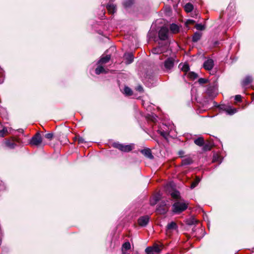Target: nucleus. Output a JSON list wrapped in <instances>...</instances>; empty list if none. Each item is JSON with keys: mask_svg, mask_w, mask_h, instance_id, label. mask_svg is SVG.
I'll use <instances>...</instances> for the list:
<instances>
[{"mask_svg": "<svg viewBox=\"0 0 254 254\" xmlns=\"http://www.w3.org/2000/svg\"><path fill=\"white\" fill-rule=\"evenodd\" d=\"M188 204L184 201H176L172 206L173 211L175 213H180L188 208Z\"/></svg>", "mask_w": 254, "mask_h": 254, "instance_id": "1", "label": "nucleus"}, {"mask_svg": "<svg viewBox=\"0 0 254 254\" xmlns=\"http://www.w3.org/2000/svg\"><path fill=\"white\" fill-rule=\"evenodd\" d=\"M178 60L176 59L175 57L168 58L164 62L165 70L167 71L171 70L175 64H178Z\"/></svg>", "mask_w": 254, "mask_h": 254, "instance_id": "2", "label": "nucleus"}, {"mask_svg": "<svg viewBox=\"0 0 254 254\" xmlns=\"http://www.w3.org/2000/svg\"><path fill=\"white\" fill-rule=\"evenodd\" d=\"M42 142V138L40 133L37 132L29 140V144L32 146H39Z\"/></svg>", "mask_w": 254, "mask_h": 254, "instance_id": "3", "label": "nucleus"}, {"mask_svg": "<svg viewBox=\"0 0 254 254\" xmlns=\"http://www.w3.org/2000/svg\"><path fill=\"white\" fill-rule=\"evenodd\" d=\"M114 146L123 152H129L132 149V146L131 145H124L119 143H115Z\"/></svg>", "mask_w": 254, "mask_h": 254, "instance_id": "4", "label": "nucleus"}, {"mask_svg": "<svg viewBox=\"0 0 254 254\" xmlns=\"http://www.w3.org/2000/svg\"><path fill=\"white\" fill-rule=\"evenodd\" d=\"M169 29L167 27H162L158 33L159 37L161 40H166L168 38Z\"/></svg>", "mask_w": 254, "mask_h": 254, "instance_id": "5", "label": "nucleus"}, {"mask_svg": "<svg viewBox=\"0 0 254 254\" xmlns=\"http://www.w3.org/2000/svg\"><path fill=\"white\" fill-rule=\"evenodd\" d=\"M220 108L230 115H232L237 112V109L235 108H232L230 106H226L225 105H221Z\"/></svg>", "mask_w": 254, "mask_h": 254, "instance_id": "6", "label": "nucleus"}, {"mask_svg": "<svg viewBox=\"0 0 254 254\" xmlns=\"http://www.w3.org/2000/svg\"><path fill=\"white\" fill-rule=\"evenodd\" d=\"M214 65V61L211 59H208L203 63V66L207 70H211Z\"/></svg>", "mask_w": 254, "mask_h": 254, "instance_id": "7", "label": "nucleus"}, {"mask_svg": "<svg viewBox=\"0 0 254 254\" xmlns=\"http://www.w3.org/2000/svg\"><path fill=\"white\" fill-rule=\"evenodd\" d=\"M149 217L148 215H145L140 217L138 219V223L140 226L142 227H145L147 225V224L149 222Z\"/></svg>", "mask_w": 254, "mask_h": 254, "instance_id": "8", "label": "nucleus"}, {"mask_svg": "<svg viewBox=\"0 0 254 254\" xmlns=\"http://www.w3.org/2000/svg\"><path fill=\"white\" fill-rule=\"evenodd\" d=\"M167 47V45H165L164 46H162L161 45H160V44L159 43V46L153 48L152 50V52L153 54H159L164 52L166 50Z\"/></svg>", "mask_w": 254, "mask_h": 254, "instance_id": "9", "label": "nucleus"}, {"mask_svg": "<svg viewBox=\"0 0 254 254\" xmlns=\"http://www.w3.org/2000/svg\"><path fill=\"white\" fill-rule=\"evenodd\" d=\"M124 57L126 60V64H130L133 61V55L131 53H125Z\"/></svg>", "mask_w": 254, "mask_h": 254, "instance_id": "10", "label": "nucleus"}, {"mask_svg": "<svg viewBox=\"0 0 254 254\" xmlns=\"http://www.w3.org/2000/svg\"><path fill=\"white\" fill-rule=\"evenodd\" d=\"M140 152L143 154L145 157L147 158L150 159H153L154 158V156L152 154V152L151 150L149 148H145L143 149H142L140 151Z\"/></svg>", "mask_w": 254, "mask_h": 254, "instance_id": "11", "label": "nucleus"}, {"mask_svg": "<svg viewBox=\"0 0 254 254\" xmlns=\"http://www.w3.org/2000/svg\"><path fill=\"white\" fill-rule=\"evenodd\" d=\"M107 9L109 13L113 14L116 11V5L112 1H110L107 5Z\"/></svg>", "mask_w": 254, "mask_h": 254, "instance_id": "12", "label": "nucleus"}, {"mask_svg": "<svg viewBox=\"0 0 254 254\" xmlns=\"http://www.w3.org/2000/svg\"><path fill=\"white\" fill-rule=\"evenodd\" d=\"M157 211L160 214H165L168 211V207L166 206L165 202L162 204L158 206Z\"/></svg>", "mask_w": 254, "mask_h": 254, "instance_id": "13", "label": "nucleus"}, {"mask_svg": "<svg viewBox=\"0 0 254 254\" xmlns=\"http://www.w3.org/2000/svg\"><path fill=\"white\" fill-rule=\"evenodd\" d=\"M110 55H106V56L102 57L98 62L97 64L101 65L102 64H106L110 61Z\"/></svg>", "mask_w": 254, "mask_h": 254, "instance_id": "14", "label": "nucleus"}, {"mask_svg": "<svg viewBox=\"0 0 254 254\" xmlns=\"http://www.w3.org/2000/svg\"><path fill=\"white\" fill-rule=\"evenodd\" d=\"M177 228L178 227L177 224L175 222H171V223L168 224L166 227V231L168 232L169 231L176 230Z\"/></svg>", "mask_w": 254, "mask_h": 254, "instance_id": "15", "label": "nucleus"}, {"mask_svg": "<svg viewBox=\"0 0 254 254\" xmlns=\"http://www.w3.org/2000/svg\"><path fill=\"white\" fill-rule=\"evenodd\" d=\"M252 81V77L250 76H247L242 81L243 86H246L251 83Z\"/></svg>", "mask_w": 254, "mask_h": 254, "instance_id": "16", "label": "nucleus"}, {"mask_svg": "<svg viewBox=\"0 0 254 254\" xmlns=\"http://www.w3.org/2000/svg\"><path fill=\"white\" fill-rule=\"evenodd\" d=\"M105 69L101 65L98 64V66L95 69V73L96 74L99 75L102 73H106Z\"/></svg>", "mask_w": 254, "mask_h": 254, "instance_id": "17", "label": "nucleus"}, {"mask_svg": "<svg viewBox=\"0 0 254 254\" xmlns=\"http://www.w3.org/2000/svg\"><path fill=\"white\" fill-rule=\"evenodd\" d=\"M202 36L201 33L199 32H196L194 33L192 36V41L194 42H197L199 40H200L201 37Z\"/></svg>", "mask_w": 254, "mask_h": 254, "instance_id": "18", "label": "nucleus"}, {"mask_svg": "<svg viewBox=\"0 0 254 254\" xmlns=\"http://www.w3.org/2000/svg\"><path fill=\"white\" fill-rule=\"evenodd\" d=\"M179 67L181 69V70L185 72L186 73L190 69V67L188 64H179Z\"/></svg>", "mask_w": 254, "mask_h": 254, "instance_id": "19", "label": "nucleus"}, {"mask_svg": "<svg viewBox=\"0 0 254 254\" xmlns=\"http://www.w3.org/2000/svg\"><path fill=\"white\" fill-rule=\"evenodd\" d=\"M194 142L196 145L199 146H202L204 144L203 138L202 137H199L194 140Z\"/></svg>", "mask_w": 254, "mask_h": 254, "instance_id": "20", "label": "nucleus"}, {"mask_svg": "<svg viewBox=\"0 0 254 254\" xmlns=\"http://www.w3.org/2000/svg\"><path fill=\"white\" fill-rule=\"evenodd\" d=\"M192 163V160L190 157H187L183 159L182 161V164L183 165H190Z\"/></svg>", "mask_w": 254, "mask_h": 254, "instance_id": "21", "label": "nucleus"}, {"mask_svg": "<svg viewBox=\"0 0 254 254\" xmlns=\"http://www.w3.org/2000/svg\"><path fill=\"white\" fill-rule=\"evenodd\" d=\"M170 29L171 31L174 33H177L179 31V26L177 24L174 23L171 24Z\"/></svg>", "mask_w": 254, "mask_h": 254, "instance_id": "22", "label": "nucleus"}, {"mask_svg": "<svg viewBox=\"0 0 254 254\" xmlns=\"http://www.w3.org/2000/svg\"><path fill=\"white\" fill-rule=\"evenodd\" d=\"M193 5L190 3H187L184 6L185 10L187 12H190L193 9Z\"/></svg>", "mask_w": 254, "mask_h": 254, "instance_id": "23", "label": "nucleus"}, {"mask_svg": "<svg viewBox=\"0 0 254 254\" xmlns=\"http://www.w3.org/2000/svg\"><path fill=\"white\" fill-rule=\"evenodd\" d=\"M200 179L197 176L196 177L195 180L193 182H192L191 184L190 188L191 189L194 188L198 184V183L200 182Z\"/></svg>", "mask_w": 254, "mask_h": 254, "instance_id": "24", "label": "nucleus"}, {"mask_svg": "<svg viewBox=\"0 0 254 254\" xmlns=\"http://www.w3.org/2000/svg\"><path fill=\"white\" fill-rule=\"evenodd\" d=\"M124 93L127 96H130L132 95V91L131 89L128 87L126 86L124 89Z\"/></svg>", "mask_w": 254, "mask_h": 254, "instance_id": "25", "label": "nucleus"}, {"mask_svg": "<svg viewBox=\"0 0 254 254\" xmlns=\"http://www.w3.org/2000/svg\"><path fill=\"white\" fill-rule=\"evenodd\" d=\"M6 146L10 149H13L15 146L16 144L13 142L10 141V140H7L5 141Z\"/></svg>", "mask_w": 254, "mask_h": 254, "instance_id": "26", "label": "nucleus"}, {"mask_svg": "<svg viewBox=\"0 0 254 254\" xmlns=\"http://www.w3.org/2000/svg\"><path fill=\"white\" fill-rule=\"evenodd\" d=\"M133 3V0H126L123 2V5L125 7H130Z\"/></svg>", "mask_w": 254, "mask_h": 254, "instance_id": "27", "label": "nucleus"}, {"mask_svg": "<svg viewBox=\"0 0 254 254\" xmlns=\"http://www.w3.org/2000/svg\"><path fill=\"white\" fill-rule=\"evenodd\" d=\"M171 195L174 198H179L180 192L177 190H174L171 193Z\"/></svg>", "mask_w": 254, "mask_h": 254, "instance_id": "28", "label": "nucleus"}, {"mask_svg": "<svg viewBox=\"0 0 254 254\" xmlns=\"http://www.w3.org/2000/svg\"><path fill=\"white\" fill-rule=\"evenodd\" d=\"M188 77L194 80L198 77V75L194 72H190L188 75Z\"/></svg>", "mask_w": 254, "mask_h": 254, "instance_id": "29", "label": "nucleus"}, {"mask_svg": "<svg viewBox=\"0 0 254 254\" xmlns=\"http://www.w3.org/2000/svg\"><path fill=\"white\" fill-rule=\"evenodd\" d=\"M197 223V221L194 218H190L187 220V224L189 225L195 224Z\"/></svg>", "mask_w": 254, "mask_h": 254, "instance_id": "30", "label": "nucleus"}, {"mask_svg": "<svg viewBox=\"0 0 254 254\" xmlns=\"http://www.w3.org/2000/svg\"><path fill=\"white\" fill-rule=\"evenodd\" d=\"M157 132H158V133H159L161 136H162L163 137H164V138H166L167 137V135L168 134V133L167 132V131H165L164 130H160V129H158L157 130Z\"/></svg>", "mask_w": 254, "mask_h": 254, "instance_id": "31", "label": "nucleus"}, {"mask_svg": "<svg viewBox=\"0 0 254 254\" xmlns=\"http://www.w3.org/2000/svg\"><path fill=\"white\" fill-rule=\"evenodd\" d=\"M123 249L127 251L130 249V244L129 242H125L122 246Z\"/></svg>", "mask_w": 254, "mask_h": 254, "instance_id": "32", "label": "nucleus"}, {"mask_svg": "<svg viewBox=\"0 0 254 254\" xmlns=\"http://www.w3.org/2000/svg\"><path fill=\"white\" fill-rule=\"evenodd\" d=\"M151 248L153 249V251L155 254L159 253L161 251L160 248L158 245L154 246Z\"/></svg>", "mask_w": 254, "mask_h": 254, "instance_id": "33", "label": "nucleus"}, {"mask_svg": "<svg viewBox=\"0 0 254 254\" xmlns=\"http://www.w3.org/2000/svg\"><path fill=\"white\" fill-rule=\"evenodd\" d=\"M195 27L196 29L198 30H203L204 29L205 27L203 25L201 24H196L195 25Z\"/></svg>", "mask_w": 254, "mask_h": 254, "instance_id": "34", "label": "nucleus"}, {"mask_svg": "<svg viewBox=\"0 0 254 254\" xmlns=\"http://www.w3.org/2000/svg\"><path fill=\"white\" fill-rule=\"evenodd\" d=\"M7 132V129L6 127H3L2 129L0 130V136L3 137L4 134Z\"/></svg>", "mask_w": 254, "mask_h": 254, "instance_id": "35", "label": "nucleus"}, {"mask_svg": "<svg viewBox=\"0 0 254 254\" xmlns=\"http://www.w3.org/2000/svg\"><path fill=\"white\" fill-rule=\"evenodd\" d=\"M145 252L146 254H155L151 247H147L145 249Z\"/></svg>", "mask_w": 254, "mask_h": 254, "instance_id": "36", "label": "nucleus"}, {"mask_svg": "<svg viewBox=\"0 0 254 254\" xmlns=\"http://www.w3.org/2000/svg\"><path fill=\"white\" fill-rule=\"evenodd\" d=\"M198 82L199 84H204L208 82V79H207L206 78H200L198 79Z\"/></svg>", "mask_w": 254, "mask_h": 254, "instance_id": "37", "label": "nucleus"}, {"mask_svg": "<svg viewBox=\"0 0 254 254\" xmlns=\"http://www.w3.org/2000/svg\"><path fill=\"white\" fill-rule=\"evenodd\" d=\"M53 134L52 133H48L45 135V137L51 140L53 137Z\"/></svg>", "mask_w": 254, "mask_h": 254, "instance_id": "38", "label": "nucleus"}, {"mask_svg": "<svg viewBox=\"0 0 254 254\" xmlns=\"http://www.w3.org/2000/svg\"><path fill=\"white\" fill-rule=\"evenodd\" d=\"M3 72L2 69H1L0 68V84L2 83L3 82Z\"/></svg>", "mask_w": 254, "mask_h": 254, "instance_id": "39", "label": "nucleus"}, {"mask_svg": "<svg viewBox=\"0 0 254 254\" xmlns=\"http://www.w3.org/2000/svg\"><path fill=\"white\" fill-rule=\"evenodd\" d=\"M77 141H78V143H79V144H81V143L86 142L84 139L83 137H80V136H79L77 138Z\"/></svg>", "mask_w": 254, "mask_h": 254, "instance_id": "40", "label": "nucleus"}, {"mask_svg": "<svg viewBox=\"0 0 254 254\" xmlns=\"http://www.w3.org/2000/svg\"><path fill=\"white\" fill-rule=\"evenodd\" d=\"M136 90L140 92H142L143 91V87L141 85H138L136 87Z\"/></svg>", "mask_w": 254, "mask_h": 254, "instance_id": "41", "label": "nucleus"}, {"mask_svg": "<svg viewBox=\"0 0 254 254\" xmlns=\"http://www.w3.org/2000/svg\"><path fill=\"white\" fill-rule=\"evenodd\" d=\"M203 149L204 150H210L211 149V146L209 144H205L203 146Z\"/></svg>", "mask_w": 254, "mask_h": 254, "instance_id": "42", "label": "nucleus"}, {"mask_svg": "<svg viewBox=\"0 0 254 254\" xmlns=\"http://www.w3.org/2000/svg\"><path fill=\"white\" fill-rule=\"evenodd\" d=\"M235 100L237 102H241L242 100V96L240 95H237L235 97Z\"/></svg>", "mask_w": 254, "mask_h": 254, "instance_id": "43", "label": "nucleus"}, {"mask_svg": "<svg viewBox=\"0 0 254 254\" xmlns=\"http://www.w3.org/2000/svg\"><path fill=\"white\" fill-rule=\"evenodd\" d=\"M195 22V21L193 20L192 19H188L187 21V24H192Z\"/></svg>", "mask_w": 254, "mask_h": 254, "instance_id": "44", "label": "nucleus"}, {"mask_svg": "<svg viewBox=\"0 0 254 254\" xmlns=\"http://www.w3.org/2000/svg\"><path fill=\"white\" fill-rule=\"evenodd\" d=\"M184 153L185 152L183 150H180L178 152V154L180 156V157H182Z\"/></svg>", "mask_w": 254, "mask_h": 254, "instance_id": "45", "label": "nucleus"}, {"mask_svg": "<svg viewBox=\"0 0 254 254\" xmlns=\"http://www.w3.org/2000/svg\"><path fill=\"white\" fill-rule=\"evenodd\" d=\"M218 156L217 155H214L213 156V161L215 162L218 159Z\"/></svg>", "mask_w": 254, "mask_h": 254, "instance_id": "46", "label": "nucleus"}, {"mask_svg": "<svg viewBox=\"0 0 254 254\" xmlns=\"http://www.w3.org/2000/svg\"><path fill=\"white\" fill-rule=\"evenodd\" d=\"M157 200H158V199L156 197H155V199L154 202H153L151 201V202H150L151 204L152 205H155L156 203V202H157Z\"/></svg>", "mask_w": 254, "mask_h": 254, "instance_id": "47", "label": "nucleus"}, {"mask_svg": "<svg viewBox=\"0 0 254 254\" xmlns=\"http://www.w3.org/2000/svg\"><path fill=\"white\" fill-rule=\"evenodd\" d=\"M173 2H174L175 4H177L179 2L180 0H171Z\"/></svg>", "mask_w": 254, "mask_h": 254, "instance_id": "48", "label": "nucleus"}, {"mask_svg": "<svg viewBox=\"0 0 254 254\" xmlns=\"http://www.w3.org/2000/svg\"><path fill=\"white\" fill-rule=\"evenodd\" d=\"M14 141H16V142H18V143H19V142H20L19 140V139H15V140H14Z\"/></svg>", "mask_w": 254, "mask_h": 254, "instance_id": "49", "label": "nucleus"}, {"mask_svg": "<svg viewBox=\"0 0 254 254\" xmlns=\"http://www.w3.org/2000/svg\"><path fill=\"white\" fill-rule=\"evenodd\" d=\"M252 98H253V100L254 101V94L253 95Z\"/></svg>", "mask_w": 254, "mask_h": 254, "instance_id": "50", "label": "nucleus"}]
</instances>
